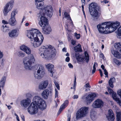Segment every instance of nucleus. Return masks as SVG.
<instances>
[{
  "label": "nucleus",
  "mask_w": 121,
  "mask_h": 121,
  "mask_svg": "<svg viewBox=\"0 0 121 121\" xmlns=\"http://www.w3.org/2000/svg\"><path fill=\"white\" fill-rule=\"evenodd\" d=\"M117 36L118 38L121 39V26L118 29V32Z\"/></svg>",
  "instance_id": "e433bc0d"
},
{
  "label": "nucleus",
  "mask_w": 121,
  "mask_h": 121,
  "mask_svg": "<svg viewBox=\"0 0 121 121\" xmlns=\"http://www.w3.org/2000/svg\"><path fill=\"white\" fill-rule=\"evenodd\" d=\"M62 50L63 52H66V49L65 48H63L62 49Z\"/></svg>",
  "instance_id": "e2e57ef3"
},
{
  "label": "nucleus",
  "mask_w": 121,
  "mask_h": 121,
  "mask_svg": "<svg viewBox=\"0 0 121 121\" xmlns=\"http://www.w3.org/2000/svg\"><path fill=\"white\" fill-rule=\"evenodd\" d=\"M84 87H86V88H90L91 87L89 83H87L84 86Z\"/></svg>",
  "instance_id": "a18cd8bd"
},
{
  "label": "nucleus",
  "mask_w": 121,
  "mask_h": 121,
  "mask_svg": "<svg viewBox=\"0 0 121 121\" xmlns=\"http://www.w3.org/2000/svg\"><path fill=\"white\" fill-rule=\"evenodd\" d=\"M45 14V13L41 12L38 14L37 15L38 18L40 20L39 24L42 27H44L46 25L48 24V19L44 16Z\"/></svg>",
  "instance_id": "0eeeda50"
},
{
  "label": "nucleus",
  "mask_w": 121,
  "mask_h": 121,
  "mask_svg": "<svg viewBox=\"0 0 121 121\" xmlns=\"http://www.w3.org/2000/svg\"><path fill=\"white\" fill-rule=\"evenodd\" d=\"M34 69H38L37 73H41V75H43L45 74V70L44 66L41 65L37 64L34 66Z\"/></svg>",
  "instance_id": "ddd939ff"
},
{
  "label": "nucleus",
  "mask_w": 121,
  "mask_h": 121,
  "mask_svg": "<svg viewBox=\"0 0 121 121\" xmlns=\"http://www.w3.org/2000/svg\"><path fill=\"white\" fill-rule=\"evenodd\" d=\"M55 97H57L58 96V91H57V90L56 89H55Z\"/></svg>",
  "instance_id": "09e8293b"
},
{
  "label": "nucleus",
  "mask_w": 121,
  "mask_h": 121,
  "mask_svg": "<svg viewBox=\"0 0 121 121\" xmlns=\"http://www.w3.org/2000/svg\"><path fill=\"white\" fill-rule=\"evenodd\" d=\"M96 113L95 111H92L90 114L91 117L92 119L93 120H95L96 118Z\"/></svg>",
  "instance_id": "72a5a7b5"
},
{
  "label": "nucleus",
  "mask_w": 121,
  "mask_h": 121,
  "mask_svg": "<svg viewBox=\"0 0 121 121\" xmlns=\"http://www.w3.org/2000/svg\"><path fill=\"white\" fill-rule=\"evenodd\" d=\"M100 57L101 58H102L103 59H104V55L103 53H101L100 55Z\"/></svg>",
  "instance_id": "4d7b16f0"
},
{
  "label": "nucleus",
  "mask_w": 121,
  "mask_h": 121,
  "mask_svg": "<svg viewBox=\"0 0 121 121\" xmlns=\"http://www.w3.org/2000/svg\"><path fill=\"white\" fill-rule=\"evenodd\" d=\"M9 6V4L7 3L4 6L3 10V13L5 16H7V13L12 8V6H11L9 9H8Z\"/></svg>",
  "instance_id": "5701e85b"
},
{
  "label": "nucleus",
  "mask_w": 121,
  "mask_h": 121,
  "mask_svg": "<svg viewBox=\"0 0 121 121\" xmlns=\"http://www.w3.org/2000/svg\"><path fill=\"white\" fill-rule=\"evenodd\" d=\"M108 120L109 121H113L114 119V114L113 113L112 110L110 109L108 110V115L106 116Z\"/></svg>",
  "instance_id": "412c9836"
},
{
  "label": "nucleus",
  "mask_w": 121,
  "mask_h": 121,
  "mask_svg": "<svg viewBox=\"0 0 121 121\" xmlns=\"http://www.w3.org/2000/svg\"><path fill=\"white\" fill-rule=\"evenodd\" d=\"M17 13L16 11H13L11 13V18L9 20L8 23L12 26H14L17 24V21L15 17Z\"/></svg>",
  "instance_id": "9d476101"
},
{
  "label": "nucleus",
  "mask_w": 121,
  "mask_h": 121,
  "mask_svg": "<svg viewBox=\"0 0 121 121\" xmlns=\"http://www.w3.org/2000/svg\"><path fill=\"white\" fill-rule=\"evenodd\" d=\"M74 49L75 52H82V51L81 45L79 44L74 47Z\"/></svg>",
  "instance_id": "2f4dec72"
},
{
  "label": "nucleus",
  "mask_w": 121,
  "mask_h": 121,
  "mask_svg": "<svg viewBox=\"0 0 121 121\" xmlns=\"http://www.w3.org/2000/svg\"><path fill=\"white\" fill-rule=\"evenodd\" d=\"M85 55V58L84 57H81L78 56H77L76 55H75V57L77 60L78 61L80 62H83L85 61V60H86V62L88 63L89 60V56L87 52L86 51L84 53Z\"/></svg>",
  "instance_id": "f8f14e48"
},
{
  "label": "nucleus",
  "mask_w": 121,
  "mask_h": 121,
  "mask_svg": "<svg viewBox=\"0 0 121 121\" xmlns=\"http://www.w3.org/2000/svg\"><path fill=\"white\" fill-rule=\"evenodd\" d=\"M35 61V58L32 54L30 55L29 59L27 58H25L23 61V62L24 64L25 68L28 70L32 68V64L34 63Z\"/></svg>",
  "instance_id": "423d86ee"
},
{
  "label": "nucleus",
  "mask_w": 121,
  "mask_h": 121,
  "mask_svg": "<svg viewBox=\"0 0 121 121\" xmlns=\"http://www.w3.org/2000/svg\"><path fill=\"white\" fill-rule=\"evenodd\" d=\"M8 108V109H10L11 108V106L9 105L8 106H7Z\"/></svg>",
  "instance_id": "338daca9"
},
{
  "label": "nucleus",
  "mask_w": 121,
  "mask_h": 121,
  "mask_svg": "<svg viewBox=\"0 0 121 121\" xmlns=\"http://www.w3.org/2000/svg\"><path fill=\"white\" fill-rule=\"evenodd\" d=\"M115 48L118 51H119L121 48V42L117 43L114 44Z\"/></svg>",
  "instance_id": "473e14b6"
},
{
  "label": "nucleus",
  "mask_w": 121,
  "mask_h": 121,
  "mask_svg": "<svg viewBox=\"0 0 121 121\" xmlns=\"http://www.w3.org/2000/svg\"><path fill=\"white\" fill-rule=\"evenodd\" d=\"M4 60L3 59H2V61L1 62V64L3 66L4 65Z\"/></svg>",
  "instance_id": "0e129e2a"
},
{
  "label": "nucleus",
  "mask_w": 121,
  "mask_h": 121,
  "mask_svg": "<svg viewBox=\"0 0 121 121\" xmlns=\"http://www.w3.org/2000/svg\"><path fill=\"white\" fill-rule=\"evenodd\" d=\"M76 41L74 40H71V43L73 45H74L76 43Z\"/></svg>",
  "instance_id": "8fccbe9b"
},
{
  "label": "nucleus",
  "mask_w": 121,
  "mask_h": 121,
  "mask_svg": "<svg viewBox=\"0 0 121 121\" xmlns=\"http://www.w3.org/2000/svg\"><path fill=\"white\" fill-rule=\"evenodd\" d=\"M2 23L4 24H5L6 25L7 24H8L9 23L8 22L6 21H5V20H3L2 21Z\"/></svg>",
  "instance_id": "3c124183"
},
{
  "label": "nucleus",
  "mask_w": 121,
  "mask_h": 121,
  "mask_svg": "<svg viewBox=\"0 0 121 121\" xmlns=\"http://www.w3.org/2000/svg\"><path fill=\"white\" fill-rule=\"evenodd\" d=\"M27 36L31 40V44L34 47L36 48L40 45L43 40V37L42 34L36 29H32L28 31Z\"/></svg>",
  "instance_id": "f257e3e1"
},
{
  "label": "nucleus",
  "mask_w": 121,
  "mask_h": 121,
  "mask_svg": "<svg viewBox=\"0 0 121 121\" xmlns=\"http://www.w3.org/2000/svg\"><path fill=\"white\" fill-rule=\"evenodd\" d=\"M46 67L49 72L48 73L52 77L54 73L53 71L54 66L52 64H49L47 65Z\"/></svg>",
  "instance_id": "4be33fe9"
},
{
  "label": "nucleus",
  "mask_w": 121,
  "mask_h": 121,
  "mask_svg": "<svg viewBox=\"0 0 121 121\" xmlns=\"http://www.w3.org/2000/svg\"><path fill=\"white\" fill-rule=\"evenodd\" d=\"M64 15L65 17L67 19L68 21H69V23L65 24V26H66L68 28V26H69V23L70 25L72 26H73V22L70 17L69 14L67 12H65L64 13Z\"/></svg>",
  "instance_id": "6ab92c4d"
},
{
  "label": "nucleus",
  "mask_w": 121,
  "mask_h": 121,
  "mask_svg": "<svg viewBox=\"0 0 121 121\" xmlns=\"http://www.w3.org/2000/svg\"><path fill=\"white\" fill-rule=\"evenodd\" d=\"M17 55L18 56L22 57L25 56V53L22 51H20L17 52Z\"/></svg>",
  "instance_id": "4c0bfd02"
},
{
  "label": "nucleus",
  "mask_w": 121,
  "mask_h": 121,
  "mask_svg": "<svg viewBox=\"0 0 121 121\" xmlns=\"http://www.w3.org/2000/svg\"><path fill=\"white\" fill-rule=\"evenodd\" d=\"M98 65V64L97 62L94 63L93 67V69L92 71V74H93L94 73H95L96 69L95 66H97Z\"/></svg>",
  "instance_id": "ea45409f"
},
{
  "label": "nucleus",
  "mask_w": 121,
  "mask_h": 121,
  "mask_svg": "<svg viewBox=\"0 0 121 121\" xmlns=\"http://www.w3.org/2000/svg\"><path fill=\"white\" fill-rule=\"evenodd\" d=\"M65 60L67 62H69L70 60V58L69 57H67L65 58Z\"/></svg>",
  "instance_id": "864d4df0"
},
{
  "label": "nucleus",
  "mask_w": 121,
  "mask_h": 121,
  "mask_svg": "<svg viewBox=\"0 0 121 121\" xmlns=\"http://www.w3.org/2000/svg\"><path fill=\"white\" fill-rule=\"evenodd\" d=\"M44 12L47 15L50 17H51L53 15V10L51 6H47L44 8Z\"/></svg>",
  "instance_id": "dca6fc26"
},
{
  "label": "nucleus",
  "mask_w": 121,
  "mask_h": 121,
  "mask_svg": "<svg viewBox=\"0 0 121 121\" xmlns=\"http://www.w3.org/2000/svg\"><path fill=\"white\" fill-rule=\"evenodd\" d=\"M3 56L2 53L0 51V59L3 57Z\"/></svg>",
  "instance_id": "052dcab7"
},
{
  "label": "nucleus",
  "mask_w": 121,
  "mask_h": 121,
  "mask_svg": "<svg viewBox=\"0 0 121 121\" xmlns=\"http://www.w3.org/2000/svg\"><path fill=\"white\" fill-rule=\"evenodd\" d=\"M117 93L121 99V89L118 90L117 91Z\"/></svg>",
  "instance_id": "c03bdc74"
},
{
  "label": "nucleus",
  "mask_w": 121,
  "mask_h": 121,
  "mask_svg": "<svg viewBox=\"0 0 121 121\" xmlns=\"http://www.w3.org/2000/svg\"><path fill=\"white\" fill-rule=\"evenodd\" d=\"M101 67L102 68V69L103 70H104V69H104V66L103 65H101Z\"/></svg>",
  "instance_id": "680f3d73"
},
{
  "label": "nucleus",
  "mask_w": 121,
  "mask_h": 121,
  "mask_svg": "<svg viewBox=\"0 0 121 121\" xmlns=\"http://www.w3.org/2000/svg\"><path fill=\"white\" fill-rule=\"evenodd\" d=\"M38 108L37 106L32 103L28 108V111L30 114H35L37 113Z\"/></svg>",
  "instance_id": "6e6552de"
},
{
  "label": "nucleus",
  "mask_w": 121,
  "mask_h": 121,
  "mask_svg": "<svg viewBox=\"0 0 121 121\" xmlns=\"http://www.w3.org/2000/svg\"><path fill=\"white\" fill-rule=\"evenodd\" d=\"M9 36L11 37H17L18 34L17 33V30L16 29L12 30L9 33Z\"/></svg>",
  "instance_id": "bb28decb"
},
{
  "label": "nucleus",
  "mask_w": 121,
  "mask_h": 121,
  "mask_svg": "<svg viewBox=\"0 0 121 121\" xmlns=\"http://www.w3.org/2000/svg\"><path fill=\"white\" fill-rule=\"evenodd\" d=\"M115 23L117 25V27L119 26L120 24V23L118 22H115Z\"/></svg>",
  "instance_id": "13d9d810"
},
{
  "label": "nucleus",
  "mask_w": 121,
  "mask_h": 121,
  "mask_svg": "<svg viewBox=\"0 0 121 121\" xmlns=\"http://www.w3.org/2000/svg\"><path fill=\"white\" fill-rule=\"evenodd\" d=\"M21 49L25 52L26 53L28 54H30L31 53V50L28 47L25 45H23L20 47Z\"/></svg>",
  "instance_id": "b1692460"
},
{
  "label": "nucleus",
  "mask_w": 121,
  "mask_h": 121,
  "mask_svg": "<svg viewBox=\"0 0 121 121\" xmlns=\"http://www.w3.org/2000/svg\"><path fill=\"white\" fill-rule=\"evenodd\" d=\"M6 79V77L5 76H3L0 81V87H1L2 89H3L4 87V86Z\"/></svg>",
  "instance_id": "cd10ccee"
},
{
  "label": "nucleus",
  "mask_w": 121,
  "mask_h": 121,
  "mask_svg": "<svg viewBox=\"0 0 121 121\" xmlns=\"http://www.w3.org/2000/svg\"><path fill=\"white\" fill-rule=\"evenodd\" d=\"M54 83L55 85V86L57 88V89L58 90H59L60 89V86H59V84H58V83H57V82H56V81H54Z\"/></svg>",
  "instance_id": "79ce46f5"
},
{
  "label": "nucleus",
  "mask_w": 121,
  "mask_h": 121,
  "mask_svg": "<svg viewBox=\"0 0 121 121\" xmlns=\"http://www.w3.org/2000/svg\"><path fill=\"white\" fill-rule=\"evenodd\" d=\"M116 79L115 78L112 77L109 79L108 82V84L109 86L112 88L114 87L113 83L116 81Z\"/></svg>",
  "instance_id": "7c9ffc66"
},
{
  "label": "nucleus",
  "mask_w": 121,
  "mask_h": 121,
  "mask_svg": "<svg viewBox=\"0 0 121 121\" xmlns=\"http://www.w3.org/2000/svg\"><path fill=\"white\" fill-rule=\"evenodd\" d=\"M68 103L69 102L68 100H66L65 101L64 103L61 106L58 111V114H59L62 110L67 106Z\"/></svg>",
  "instance_id": "a878e982"
},
{
  "label": "nucleus",
  "mask_w": 121,
  "mask_h": 121,
  "mask_svg": "<svg viewBox=\"0 0 121 121\" xmlns=\"http://www.w3.org/2000/svg\"><path fill=\"white\" fill-rule=\"evenodd\" d=\"M68 65L70 68H73V66L71 63H69L68 64Z\"/></svg>",
  "instance_id": "6e6d98bb"
},
{
  "label": "nucleus",
  "mask_w": 121,
  "mask_h": 121,
  "mask_svg": "<svg viewBox=\"0 0 121 121\" xmlns=\"http://www.w3.org/2000/svg\"><path fill=\"white\" fill-rule=\"evenodd\" d=\"M96 96V95L95 93H92L88 95L85 98V101L87 104H90L94 100Z\"/></svg>",
  "instance_id": "f3484780"
},
{
  "label": "nucleus",
  "mask_w": 121,
  "mask_h": 121,
  "mask_svg": "<svg viewBox=\"0 0 121 121\" xmlns=\"http://www.w3.org/2000/svg\"><path fill=\"white\" fill-rule=\"evenodd\" d=\"M35 4L36 8L38 9L41 8L40 7H42L44 4L43 1H35Z\"/></svg>",
  "instance_id": "c85d7f7f"
},
{
  "label": "nucleus",
  "mask_w": 121,
  "mask_h": 121,
  "mask_svg": "<svg viewBox=\"0 0 121 121\" xmlns=\"http://www.w3.org/2000/svg\"><path fill=\"white\" fill-rule=\"evenodd\" d=\"M33 103L42 110L45 109L46 107L45 101L42 98L38 96H36L34 97Z\"/></svg>",
  "instance_id": "20e7f679"
},
{
  "label": "nucleus",
  "mask_w": 121,
  "mask_h": 121,
  "mask_svg": "<svg viewBox=\"0 0 121 121\" xmlns=\"http://www.w3.org/2000/svg\"><path fill=\"white\" fill-rule=\"evenodd\" d=\"M104 74L106 76L105 77H108V72L107 71L106 69H104Z\"/></svg>",
  "instance_id": "49530a36"
},
{
  "label": "nucleus",
  "mask_w": 121,
  "mask_h": 121,
  "mask_svg": "<svg viewBox=\"0 0 121 121\" xmlns=\"http://www.w3.org/2000/svg\"><path fill=\"white\" fill-rule=\"evenodd\" d=\"M117 121H121V112L117 113Z\"/></svg>",
  "instance_id": "58836bf2"
},
{
  "label": "nucleus",
  "mask_w": 121,
  "mask_h": 121,
  "mask_svg": "<svg viewBox=\"0 0 121 121\" xmlns=\"http://www.w3.org/2000/svg\"><path fill=\"white\" fill-rule=\"evenodd\" d=\"M48 82L47 81H46L41 83L39 86L40 89L42 90L45 89L47 86Z\"/></svg>",
  "instance_id": "393cba45"
},
{
  "label": "nucleus",
  "mask_w": 121,
  "mask_h": 121,
  "mask_svg": "<svg viewBox=\"0 0 121 121\" xmlns=\"http://www.w3.org/2000/svg\"><path fill=\"white\" fill-rule=\"evenodd\" d=\"M67 117L68 118L67 121H70L71 119V115L70 114H68Z\"/></svg>",
  "instance_id": "de8ad7c7"
},
{
  "label": "nucleus",
  "mask_w": 121,
  "mask_h": 121,
  "mask_svg": "<svg viewBox=\"0 0 121 121\" xmlns=\"http://www.w3.org/2000/svg\"><path fill=\"white\" fill-rule=\"evenodd\" d=\"M42 28L43 33L46 34H48L52 30L51 28L48 24L46 25Z\"/></svg>",
  "instance_id": "a211bd4d"
},
{
  "label": "nucleus",
  "mask_w": 121,
  "mask_h": 121,
  "mask_svg": "<svg viewBox=\"0 0 121 121\" xmlns=\"http://www.w3.org/2000/svg\"><path fill=\"white\" fill-rule=\"evenodd\" d=\"M82 3L84 5L85 4V0H81Z\"/></svg>",
  "instance_id": "69168bd1"
},
{
  "label": "nucleus",
  "mask_w": 121,
  "mask_h": 121,
  "mask_svg": "<svg viewBox=\"0 0 121 121\" xmlns=\"http://www.w3.org/2000/svg\"><path fill=\"white\" fill-rule=\"evenodd\" d=\"M88 109V107H86L81 108L77 112L76 117L79 118L85 117L87 114Z\"/></svg>",
  "instance_id": "1a4fd4ad"
},
{
  "label": "nucleus",
  "mask_w": 121,
  "mask_h": 121,
  "mask_svg": "<svg viewBox=\"0 0 121 121\" xmlns=\"http://www.w3.org/2000/svg\"><path fill=\"white\" fill-rule=\"evenodd\" d=\"M112 52L115 57L118 59L121 58V54L117 51L113 50L112 51Z\"/></svg>",
  "instance_id": "c756f323"
},
{
  "label": "nucleus",
  "mask_w": 121,
  "mask_h": 121,
  "mask_svg": "<svg viewBox=\"0 0 121 121\" xmlns=\"http://www.w3.org/2000/svg\"><path fill=\"white\" fill-rule=\"evenodd\" d=\"M78 98V96L77 95H75L73 97V98L74 99H77Z\"/></svg>",
  "instance_id": "5fc2aeb1"
},
{
  "label": "nucleus",
  "mask_w": 121,
  "mask_h": 121,
  "mask_svg": "<svg viewBox=\"0 0 121 121\" xmlns=\"http://www.w3.org/2000/svg\"><path fill=\"white\" fill-rule=\"evenodd\" d=\"M108 92L110 94H112V96L113 99L116 101L119 105L121 106V100L117 97V95L116 93L110 88H108Z\"/></svg>",
  "instance_id": "9b49d317"
},
{
  "label": "nucleus",
  "mask_w": 121,
  "mask_h": 121,
  "mask_svg": "<svg viewBox=\"0 0 121 121\" xmlns=\"http://www.w3.org/2000/svg\"><path fill=\"white\" fill-rule=\"evenodd\" d=\"M21 118L23 121H25V117L23 115H22L21 116Z\"/></svg>",
  "instance_id": "bf43d9fd"
},
{
  "label": "nucleus",
  "mask_w": 121,
  "mask_h": 121,
  "mask_svg": "<svg viewBox=\"0 0 121 121\" xmlns=\"http://www.w3.org/2000/svg\"><path fill=\"white\" fill-rule=\"evenodd\" d=\"M30 102L29 99L27 98L21 101L20 103L22 106L26 108L28 106Z\"/></svg>",
  "instance_id": "aec40b11"
},
{
  "label": "nucleus",
  "mask_w": 121,
  "mask_h": 121,
  "mask_svg": "<svg viewBox=\"0 0 121 121\" xmlns=\"http://www.w3.org/2000/svg\"><path fill=\"white\" fill-rule=\"evenodd\" d=\"M16 118H17V121H20L19 119V117L17 115V116L16 117Z\"/></svg>",
  "instance_id": "774afa93"
},
{
  "label": "nucleus",
  "mask_w": 121,
  "mask_h": 121,
  "mask_svg": "<svg viewBox=\"0 0 121 121\" xmlns=\"http://www.w3.org/2000/svg\"><path fill=\"white\" fill-rule=\"evenodd\" d=\"M104 104V103L102 100L97 99L92 104V106L94 108H100L103 107Z\"/></svg>",
  "instance_id": "4468645a"
},
{
  "label": "nucleus",
  "mask_w": 121,
  "mask_h": 121,
  "mask_svg": "<svg viewBox=\"0 0 121 121\" xmlns=\"http://www.w3.org/2000/svg\"><path fill=\"white\" fill-rule=\"evenodd\" d=\"M52 90L50 89H46L44 90L42 94L43 97L45 99H47L49 95H51Z\"/></svg>",
  "instance_id": "2eb2a0df"
},
{
  "label": "nucleus",
  "mask_w": 121,
  "mask_h": 121,
  "mask_svg": "<svg viewBox=\"0 0 121 121\" xmlns=\"http://www.w3.org/2000/svg\"><path fill=\"white\" fill-rule=\"evenodd\" d=\"M89 9L90 14L92 16L97 17L98 16V11L99 8L96 3H91L89 5Z\"/></svg>",
  "instance_id": "39448f33"
},
{
  "label": "nucleus",
  "mask_w": 121,
  "mask_h": 121,
  "mask_svg": "<svg viewBox=\"0 0 121 121\" xmlns=\"http://www.w3.org/2000/svg\"><path fill=\"white\" fill-rule=\"evenodd\" d=\"M98 29L100 33L107 34L111 33L116 30L117 26L115 22H104L97 25Z\"/></svg>",
  "instance_id": "f03ea898"
},
{
  "label": "nucleus",
  "mask_w": 121,
  "mask_h": 121,
  "mask_svg": "<svg viewBox=\"0 0 121 121\" xmlns=\"http://www.w3.org/2000/svg\"><path fill=\"white\" fill-rule=\"evenodd\" d=\"M9 27L7 26L6 25L4 24L3 25L2 29H3V31L8 32L9 30Z\"/></svg>",
  "instance_id": "c9c22d12"
},
{
  "label": "nucleus",
  "mask_w": 121,
  "mask_h": 121,
  "mask_svg": "<svg viewBox=\"0 0 121 121\" xmlns=\"http://www.w3.org/2000/svg\"><path fill=\"white\" fill-rule=\"evenodd\" d=\"M39 51L40 56L43 58H45L55 56L56 53L55 48L51 45L42 46Z\"/></svg>",
  "instance_id": "7ed1b4c3"
},
{
  "label": "nucleus",
  "mask_w": 121,
  "mask_h": 121,
  "mask_svg": "<svg viewBox=\"0 0 121 121\" xmlns=\"http://www.w3.org/2000/svg\"><path fill=\"white\" fill-rule=\"evenodd\" d=\"M113 62L118 66L120 65L121 64L119 61L116 58H114L113 59Z\"/></svg>",
  "instance_id": "a19ab883"
},
{
  "label": "nucleus",
  "mask_w": 121,
  "mask_h": 121,
  "mask_svg": "<svg viewBox=\"0 0 121 121\" xmlns=\"http://www.w3.org/2000/svg\"><path fill=\"white\" fill-rule=\"evenodd\" d=\"M43 75L41 73H38L37 72H35L34 74V77L35 78L37 79H39L41 78L42 77V75Z\"/></svg>",
  "instance_id": "f704fd0d"
},
{
  "label": "nucleus",
  "mask_w": 121,
  "mask_h": 121,
  "mask_svg": "<svg viewBox=\"0 0 121 121\" xmlns=\"http://www.w3.org/2000/svg\"><path fill=\"white\" fill-rule=\"evenodd\" d=\"M103 1H101V3H102L103 2H104L105 4H106L107 3H108L109 1H107V0H103Z\"/></svg>",
  "instance_id": "603ef678"
},
{
  "label": "nucleus",
  "mask_w": 121,
  "mask_h": 121,
  "mask_svg": "<svg viewBox=\"0 0 121 121\" xmlns=\"http://www.w3.org/2000/svg\"><path fill=\"white\" fill-rule=\"evenodd\" d=\"M74 35L76 38L77 39H79L80 38V35L79 34H77V33H74Z\"/></svg>",
  "instance_id": "37998d69"
}]
</instances>
